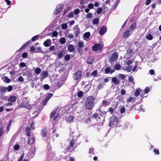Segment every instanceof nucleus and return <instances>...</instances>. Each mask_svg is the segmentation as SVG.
Returning <instances> with one entry per match:
<instances>
[{"label":"nucleus","mask_w":161,"mask_h":161,"mask_svg":"<svg viewBox=\"0 0 161 161\" xmlns=\"http://www.w3.org/2000/svg\"><path fill=\"white\" fill-rule=\"evenodd\" d=\"M133 52V50L130 48H128L127 50V54H130L132 53Z\"/></svg>","instance_id":"obj_56"},{"label":"nucleus","mask_w":161,"mask_h":161,"mask_svg":"<svg viewBox=\"0 0 161 161\" xmlns=\"http://www.w3.org/2000/svg\"><path fill=\"white\" fill-rule=\"evenodd\" d=\"M111 80L112 82L115 85H118L120 83L119 80H118L117 78L115 77H112Z\"/></svg>","instance_id":"obj_11"},{"label":"nucleus","mask_w":161,"mask_h":161,"mask_svg":"<svg viewBox=\"0 0 161 161\" xmlns=\"http://www.w3.org/2000/svg\"><path fill=\"white\" fill-rule=\"evenodd\" d=\"M102 104L104 106H107L109 105V103L107 100H103L102 102Z\"/></svg>","instance_id":"obj_32"},{"label":"nucleus","mask_w":161,"mask_h":161,"mask_svg":"<svg viewBox=\"0 0 161 161\" xmlns=\"http://www.w3.org/2000/svg\"><path fill=\"white\" fill-rule=\"evenodd\" d=\"M70 57L69 54H67L65 56H64V59L66 61H68L70 59Z\"/></svg>","instance_id":"obj_45"},{"label":"nucleus","mask_w":161,"mask_h":161,"mask_svg":"<svg viewBox=\"0 0 161 161\" xmlns=\"http://www.w3.org/2000/svg\"><path fill=\"white\" fill-rule=\"evenodd\" d=\"M119 76L122 80H124L125 78V76L123 74H119Z\"/></svg>","instance_id":"obj_59"},{"label":"nucleus","mask_w":161,"mask_h":161,"mask_svg":"<svg viewBox=\"0 0 161 161\" xmlns=\"http://www.w3.org/2000/svg\"><path fill=\"white\" fill-rule=\"evenodd\" d=\"M38 37L39 35H37L35 36L32 37V38L31 39V40L33 42H35L36 40L38 39Z\"/></svg>","instance_id":"obj_46"},{"label":"nucleus","mask_w":161,"mask_h":161,"mask_svg":"<svg viewBox=\"0 0 161 161\" xmlns=\"http://www.w3.org/2000/svg\"><path fill=\"white\" fill-rule=\"evenodd\" d=\"M92 14L91 13H88L86 15V17L87 19H91L92 16Z\"/></svg>","instance_id":"obj_44"},{"label":"nucleus","mask_w":161,"mask_h":161,"mask_svg":"<svg viewBox=\"0 0 161 161\" xmlns=\"http://www.w3.org/2000/svg\"><path fill=\"white\" fill-rule=\"evenodd\" d=\"M42 77L41 79L42 78L43 79L47 77L48 75V72L47 71H43L42 73Z\"/></svg>","instance_id":"obj_17"},{"label":"nucleus","mask_w":161,"mask_h":161,"mask_svg":"<svg viewBox=\"0 0 161 161\" xmlns=\"http://www.w3.org/2000/svg\"><path fill=\"white\" fill-rule=\"evenodd\" d=\"M6 88L7 89V90L8 92H10L12 90L13 87L12 86L10 85L8 87H6Z\"/></svg>","instance_id":"obj_49"},{"label":"nucleus","mask_w":161,"mask_h":161,"mask_svg":"<svg viewBox=\"0 0 161 161\" xmlns=\"http://www.w3.org/2000/svg\"><path fill=\"white\" fill-rule=\"evenodd\" d=\"M68 26L66 24L64 23L63 24L61 25V28L63 29H65L67 28Z\"/></svg>","instance_id":"obj_51"},{"label":"nucleus","mask_w":161,"mask_h":161,"mask_svg":"<svg viewBox=\"0 0 161 161\" xmlns=\"http://www.w3.org/2000/svg\"><path fill=\"white\" fill-rule=\"evenodd\" d=\"M4 128L3 126L0 127V137L2 136L4 133Z\"/></svg>","instance_id":"obj_38"},{"label":"nucleus","mask_w":161,"mask_h":161,"mask_svg":"<svg viewBox=\"0 0 161 161\" xmlns=\"http://www.w3.org/2000/svg\"><path fill=\"white\" fill-rule=\"evenodd\" d=\"M74 33L75 34V37H78L80 33V29L78 27V25H76L75 27Z\"/></svg>","instance_id":"obj_7"},{"label":"nucleus","mask_w":161,"mask_h":161,"mask_svg":"<svg viewBox=\"0 0 161 161\" xmlns=\"http://www.w3.org/2000/svg\"><path fill=\"white\" fill-rule=\"evenodd\" d=\"M125 110V107H122L120 109V113L121 114L124 113Z\"/></svg>","instance_id":"obj_58"},{"label":"nucleus","mask_w":161,"mask_h":161,"mask_svg":"<svg viewBox=\"0 0 161 161\" xmlns=\"http://www.w3.org/2000/svg\"><path fill=\"white\" fill-rule=\"evenodd\" d=\"M26 135L28 136H30L31 135V129L30 127H27L25 129Z\"/></svg>","instance_id":"obj_18"},{"label":"nucleus","mask_w":161,"mask_h":161,"mask_svg":"<svg viewBox=\"0 0 161 161\" xmlns=\"http://www.w3.org/2000/svg\"><path fill=\"white\" fill-rule=\"evenodd\" d=\"M47 134V129L46 128L43 129L41 130V135L43 137L46 136Z\"/></svg>","instance_id":"obj_14"},{"label":"nucleus","mask_w":161,"mask_h":161,"mask_svg":"<svg viewBox=\"0 0 161 161\" xmlns=\"http://www.w3.org/2000/svg\"><path fill=\"white\" fill-rule=\"evenodd\" d=\"M17 99V97L14 96H10L8 99V101L10 103H14L15 102Z\"/></svg>","instance_id":"obj_10"},{"label":"nucleus","mask_w":161,"mask_h":161,"mask_svg":"<svg viewBox=\"0 0 161 161\" xmlns=\"http://www.w3.org/2000/svg\"><path fill=\"white\" fill-rule=\"evenodd\" d=\"M75 144L74 140L73 139L69 142V145L66 148L67 150L69 151H70L71 149V148H72L73 147Z\"/></svg>","instance_id":"obj_8"},{"label":"nucleus","mask_w":161,"mask_h":161,"mask_svg":"<svg viewBox=\"0 0 161 161\" xmlns=\"http://www.w3.org/2000/svg\"><path fill=\"white\" fill-rule=\"evenodd\" d=\"M105 83H103L102 84L99 83L98 84L97 86V89L98 90H100L103 88V84L105 85Z\"/></svg>","instance_id":"obj_34"},{"label":"nucleus","mask_w":161,"mask_h":161,"mask_svg":"<svg viewBox=\"0 0 161 161\" xmlns=\"http://www.w3.org/2000/svg\"><path fill=\"white\" fill-rule=\"evenodd\" d=\"M101 44L100 43H97L95 44L92 47V50L94 51H97L98 50H100L102 49Z\"/></svg>","instance_id":"obj_6"},{"label":"nucleus","mask_w":161,"mask_h":161,"mask_svg":"<svg viewBox=\"0 0 161 161\" xmlns=\"http://www.w3.org/2000/svg\"><path fill=\"white\" fill-rule=\"evenodd\" d=\"M94 59L88 58L87 60V63L89 64H92L93 63Z\"/></svg>","instance_id":"obj_27"},{"label":"nucleus","mask_w":161,"mask_h":161,"mask_svg":"<svg viewBox=\"0 0 161 161\" xmlns=\"http://www.w3.org/2000/svg\"><path fill=\"white\" fill-rule=\"evenodd\" d=\"M95 100V98L93 96L88 97L85 103V108L88 110L92 109L94 106Z\"/></svg>","instance_id":"obj_1"},{"label":"nucleus","mask_w":161,"mask_h":161,"mask_svg":"<svg viewBox=\"0 0 161 161\" xmlns=\"http://www.w3.org/2000/svg\"><path fill=\"white\" fill-rule=\"evenodd\" d=\"M97 74V70H95L91 73L92 76H96Z\"/></svg>","instance_id":"obj_42"},{"label":"nucleus","mask_w":161,"mask_h":161,"mask_svg":"<svg viewBox=\"0 0 161 161\" xmlns=\"http://www.w3.org/2000/svg\"><path fill=\"white\" fill-rule=\"evenodd\" d=\"M53 96V94L52 93H49L46 97V98L48 100H49L50 98Z\"/></svg>","instance_id":"obj_57"},{"label":"nucleus","mask_w":161,"mask_h":161,"mask_svg":"<svg viewBox=\"0 0 161 161\" xmlns=\"http://www.w3.org/2000/svg\"><path fill=\"white\" fill-rule=\"evenodd\" d=\"M50 86L48 84H45L43 85V88L45 90H48L49 89Z\"/></svg>","instance_id":"obj_53"},{"label":"nucleus","mask_w":161,"mask_h":161,"mask_svg":"<svg viewBox=\"0 0 161 161\" xmlns=\"http://www.w3.org/2000/svg\"><path fill=\"white\" fill-rule=\"evenodd\" d=\"M12 121H13L12 119H11L9 122L8 124L7 125L6 129V130H7V132H8L9 130L10 126L12 123Z\"/></svg>","instance_id":"obj_24"},{"label":"nucleus","mask_w":161,"mask_h":161,"mask_svg":"<svg viewBox=\"0 0 161 161\" xmlns=\"http://www.w3.org/2000/svg\"><path fill=\"white\" fill-rule=\"evenodd\" d=\"M63 85V82L61 80H60L57 83L56 87L58 88H59Z\"/></svg>","instance_id":"obj_20"},{"label":"nucleus","mask_w":161,"mask_h":161,"mask_svg":"<svg viewBox=\"0 0 161 161\" xmlns=\"http://www.w3.org/2000/svg\"><path fill=\"white\" fill-rule=\"evenodd\" d=\"M136 25V22H134L129 27V30L130 31H132L135 29Z\"/></svg>","instance_id":"obj_21"},{"label":"nucleus","mask_w":161,"mask_h":161,"mask_svg":"<svg viewBox=\"0 0 161 161\" xmlns=\"http://www.w3.org/2000/svg\"><path fill=\"white\" fill-rule=\"evenodd\" d=\"M126 70L128 72H131L132 70L131 66H129L126 67Z\"/></svg>","instance_id":"obj_39"},{"label":"nucleus","mask_w":161,"mask_h":161,"mask_svg":"<svg viewBox=\"0 0 161 161\" xmlns=\"http://www.w3.org/2000/svg\"><path fill=\"white\" fill-rule=\"evenodd\" d=\"M92 22L94 25L97 24L99 22V19L98 18H96L93 19Z\"/></svg>","instance_id":"obj_26"},{"label":"nucleus","mask_w":161,"mask_h":161,"mask_svg":"<svg viewBox=\"0 0 161 161\" xmlns=\"http://www.w3.org/2000/svg\"><path fill=\"white\" fill-rule=\"evenodd\" d=\"M114 68L116 70H119L121 69V65L119 64H116L114 65Z\"/></svg>","instance_id":"obj_25"},{"label":"nucleus","mask_w":161,"mask_h":161,"mask_svg":"<svg viewBox=\"0 0 161 161\" xmlns=\"http://www.w3.org/2000/svg\"><path fill=\"white\" fill-rule=\"evenodd\" d=\"M102 11V8L101 7H100L99 8L97 11V13L98 14H100Z\"/></svg>","instance_id":"obj_55"},{"label":"nucleus","mask_w":161,"mask_h":161,"mask_svg":"<svg viewBox=\"0 0 161 161\" xmlns=\"http://www.w3.org/2000/svg\"><path fill=\"white\" fill-rule=\"evenodd\" d=\"M141 92V90L140 89H137L135 92V96L136 97L139 96Z\"/></svg>","instance_id":"obj_19"},{"label":"nucleus","mask_w":161,"mask_h":161,"mask_svg":"<svg viewBox=\"0 0 161 161\" xmlns=\"http://www.w3.org/2000/svg\"><path fill=\"white\" fill-rule=\"evenodd\" d=\"M18 80L19 82H22L24 81V79L22 76H20L19 77Z\"/></svg>","instance_id":"obj_60"},{"label":"nucleus","mask_w":161,"mask_h":161,"mask_svg":"<svg viewBox=\"0 0 161 161\" xmlns=\"http://www.w3.org/2000/svg\"><path fill=\"white\" fill-rule=\"evenodd\" d=\"M107 28L105 26H102L99 31V33L101 35H103L107 31Z\"/></svg>","instance_id":"obj_9"},{"label":"nucleus","mask_w":161,"mask_h":161,"mask_svg":"<svg viewBox=\"0 0 161 161\" xmlns=\"http://www.w3.org/2000/svg\"><path fill=\"white\" fill-rule=\"evenodd\" d=\"M34 140L35 138L34 137H30L28 139V143L29 145H31L33 143Z\"/></svg>","instance_id":"obj_15"},{"label":"nucleus","mask_w":161,"mask_h":161,"mask_svg":"<svg viewBox=\"0 0 161 161\" xmlns=\"http://www.w3.org/2000/svg\"><path fill=\"white\" fill-rule=\"evenodd\" d=\"M123 36L125 37H127L130 35V32L128 30L125 31L123 34Z\"/></svg>","instance_id":"obj_29"},{"label":"nucleus","mask_w":161,"mask_h":161,"mask_svg":"<svg viewBox=\"0 0 161 161\" xmlns=\"http://www.w3.org/2000/svg\"><path fill=\"white\" fill-rule=\"evenodd\" d=\"M43 51H42L41 48L40 47H38L36 48V51H35L36 53H37L38 52L39 53H42Z\"/></svg>","instance_id":"obj_43"},{"label":"nucleus","mask_w":161,"mask_h":161,"mask_svg":"<svg viewBox=\"0 0 161 161\" xmlns=\"http://www.w3.org/2000/svg\"><path fill=\"white\" fill-rule=\"evenodd\" d=\"M26 47L25 45H23L19 49L17 50V52H19L22 51Z\"/></svg>","instance_id":"obj_52"},{"label":"nucleus","mask_w":161,"mask_h":161,"mask_svg":"<svg viewBox=\"0 0 161 161\" xmlns=\"http://www.w3.org/2000/svg\"><path fill=\"white\" fill-rule=\"evenodd\" d=\"M134 61V60H129L127 62L126 64L128 65H130L132 64Z\"/></svg>","instance_id":"obj_54"},{"label":"nucleus","mask_w":161,"mask_h":161,"mask_svg":"<svg viewBox=\"0 0 161 161\" xmlns=\"http://www.w3.org/2000/svg\"><path fill=\"white\" fill-rule=\"evenodd\" d=\"M35 72L36 74H39L41 72V69L40 68H36L35 70Z\"/></svg>","instance_id":"obj_47"},{"label":"nucleus","mask_w":161,"mask_h":161,"mask_svg":"<svg viewBox=\"0 0 161 161\" xmlns=\"http://www.w3.org/2000/svg\"><path fill=\"white\" fill-rule=\"evenodd\" d=\"M118 58V55L116 52H114L112 54L109 59V62L111 63L116 60Z\"/></svg>","instance_id":"obj_4"},{"label":"nucleus","mask_w":161,"mask_h":161,"mask_svg":"<svg viewBox=\"0 0 161 161\" xmlns=\"http://www.w3.org/2000/svg\"><path fill=\"white\" fill-rule=\"evenodd\" d=\"M5 81L7 83H9L10 82V80L7 76H6L5 79Z\"/></svg>","instance_id":"obj_63"},{"label":"nucleus","mask_w":161,"mask_h":161,"mask_svg":"<svg viewBox=\"0 0 161 161\" xmlns=\"http://www.w3.org/2000/svg\"><path fill=\"white\" fill-rule=\"evenodd\" d=\"M7 89L6 87L0 86V92L1 93H5L6 92Z\"/></svg>","instance_id":"obj_23"},{"label":"nucleus","mask_w":161,"mask_h":161,"mask_svg":"<svg viewBox=\"0 0 161 161\" xmlns=\"http://www.w3.org/2000/svg\"><path fill=\"white\" fill-rule=\"evenodd\" d=\"M57 109H55L53 110V112H52V113L51 114L50 117V118H53L55 115V114L57 112Z\"/></svg>","instance_id":"obj_28"},{"label":"nucleus","mask_w":161,"mask_h":161,"mask_svg":"<svg viewBox=\"0 0 161 161\" xmlns=\"http://www.w3.org/2000/svg\"><path fill=\"white\" fill-rule=\"evenodd\" d=\"M74 119V118L73 116H70L66 120L68 122L70 123L73 121Z\"/></svg>","instance_id":"obj_16"},{"label":"nucleus","mask_w":161,"mask_h":161,"mask_svg":"<svg viewBox=\"0 0 161 161\" xmlns=\"http://www.w3.org/2000/svg\"><path fill=\"white\" fill-rule=\"evenodd\" d=\"M77 95L79 97H80L83 96V93L82 91H80L78 92Z\"/></svg>","instance_id":"obj_48"},{"label":"nucleus","mask_w":161,"mask_h":161,"mask_svg":"<svg viewBox=\"0 0 161 161\" xmlns=\"http://www.w3.org/2000/svg\"><path fill=\"white\" fill-rule=\"evenodd\" d=\"M153 151L156 154L158 155L159 154V150L156 148L154 149Z\"/></svg>","instance_id":"obj_61"},{"label":"nucleus","mask_w":161,"mask_h":161,"mask_svg":"<svg viewBox=\"0 0 161 161\" xmlns=\"http://www.w3.org/2000/svg\"><path fill=\"white\" fill-rule=\"evenodd\" d=\"M51 40L50 39H47L43 43L44 45L46 47H49L51 44Z\"/></svg>","instance_id":"obj_12"},{"label":"nucleus","mask_w":161,"mask_h":161,"mask_svg":"<svg viewBox=\"0 0 161 161\" xmlns=\"http://www.w3.org/2000/svg\"><path fill=\"white\" fill-rule=\"evenodd\" d=\"M146 38L147 39L149 40H151L153 39V37L152 35L149 33L148 34Z\"/></svg>","instance_id":"obj_30"},{"label":"nucleus","mask_w":161,"mask_h":161,"mask_svg":"<svg viewBox=\"0 0 161 161\" xmlns=\"http://www.w3.org/2000/svg\"><path fill=\"white\" fill-rule=\"evenodd\" d=\"M82 72L81 70H79L73 75L74 80H77L79 79L81 77Z\"/></svg>","instance_id":"obj_5"},{"label":"nucleus","mask_w":161,"mask_h":161,"mask_svg":"<svg viewBox=\"0 0 161 161\" xmlns=\"http://www.w3.org/2000/svg\"><path fill=\"white\" fill-rule=\"evenodd\" d=\"M64 51H62L59 52L58 55V58L60 59L63 57L64 55Z\"/></svg>","instance_id":"obj_22"},{"label":"nucleus","mask_w":161,"mask_h":161,"mask_svg":"<svg viewBox=\"0 0 161 161\" xmlns=\"http://www.w3.org/2000/svg\"><path fill=\"white\" fill-rule=\"evenodd\" d=\"M71 9L70 7H68L67 9H64L63 11V15L64 16Z\"/></svg>","instance_id":"obj_37"},{"label":"nucleus","mask_w":161,"mask_h":161,"mask_svg":"<svg viewBox=\"0 0 161 161\" xmlns=\"http://www.w3.org/2000/svg\"><path fill=\"white\" fill-rule=\"evenodd\" d=\"M66 42V40L64 37H62L60 39V42L62 44H64Z\"/></svg>","instance_id":"obj_36"},{"label":"nucleus","mask_w":161,"mask_h":161,"mask_svg":"<svg viewBox=\"0 0 161 161\" xmlns=\"http://www.w3.org/2000/svg\"><path fill=\"white\" fill-rule=\"evenodd\" d=\"M64 5L63 4H59L58 6L56 7V9L54 11V14L55 15L58 14L61 12L64 8Z\"/></svg>","instance_id":"obj_3"},{"label":"nucleus","mask_w":161,"mask_h":161,"mask_svg":"<svg viewBox=\"0 0 161 161\" xmlns=\"http://www.w3.org/2000/svg\"><path fill=\"white\" fill-rule=\"evenodd\" d=\"M114 111V109L112 107H111L109 108L108 111L111 114H112Z\"/></svg>","instance_id":"obj_62"},{"label":"nucleus","mask_w":161,"mask_h":161,"mask_svg":"<svg viewBox=\"0 0 161 161\" xmlns=\"http://www.w3.org/2000/svg\"><path fill=\"white\" fill-rule=\"evenodd\" d=\"M128 80L130 82H132L133 84H134V79L132 76H129Z\"/></svg>","instance_id":"obj_50"},{"label":"nucleus","mask_w":161,"mask_h":161,"mask_svg":"<svg viewBox=\"0 0 161 161\" xmlns=\"http://www.w3.org/2000/svg\"><path fill=\"white\" fill-rule=\"evenodd\" d=\"M111 68L110 67H107L105 69V71L106 74H109L110 73V69Z\"/></svg>","instance_id":"obj_33"},{"label":"nucleus","mask_w":161,"mask_h":161,"mask_svg":"<svg viewBox=\"0 0 161 161\" xmlns=\"http://www.w3.org/2000/svg\"><path fill=\"white\" fill-rule=\"evenodd\" d=\"M24 107L27 108L28 110L31 109L32 107L30 104H29L28 103H26L25 104Z\"/></svg>","instance_id":"obj_35"},{"label":"nucleus","mask_w":161,"mask_h":161,"mask_svg":"<svg viewBox=\"0 0 161 161\" xmlns=\"http://www.w3.org/2000/svg\"><path fill=\"white\" fill-rule=\"evenodd\" d=\"M75 50L74 46L72 44H69L68 46V50L69 52H72Z\"/></svg>","instance_id":"obj_13"},{"label":"nucleus","mask_w":161,"mask_h":161,"mask_svg":"<svg viewBox=\"0 0 161 161\" xmlns=\"http://www.w3.org/2000/svg\"><path fill=\"white\" fill-rule=\"evenodd\" d=\"M83 36L86 38H88L90 36V34L89 32H86L84 34Z\"/></svg>","instance_id":"obj_41"},{"label":"nucleus","mask_w":161,"mask_h":161,"mask_svg":"<svg viewBox=\"0 0 161 161\" xmlns=\"http://www.w3.org/2000/svg\"><path fill=\"white\" fill-rule=\"evenodd\" d=\"M144 92L145 93H147L149 92V89L148 87H146L144 89Z\"/></svg>","instance_id":"obj_64"},{"label":"nucleus","mask_w":161,"mask_h":161,"mask_svg":"<svg viewBox=\"0 0 161 161\" xmlns=\"http://www.w3.org/2000/svg\"><path fill=\"white\" fill-rule=\"evenodd\" d=\"M20 148L19 145V144H16L14 147V149L15 151L18 150Z\"/></svg>","instance_id":"obj_40"},{"label":"nucleus","mask_w":161,"mask_h":161,"mask_svg":"<svg viewBox=\"0 0 161 161\" xmlns=\"http://www.w3.org/2000/svg\"><path fill=\"white\" fill-rule=\"evenodd\" d=\"M84 46V43L82 41H79L78 43V46L79 47H82Z\"/></svg>","instance_id":"obj_31"},{"label":"nucleus","mask_w":161,"mask_h":161,"mask_svg":"<svg viewBox=\"0 0 161 161\" xmlns=\"http://www.w3.org/2000/svg\"><path fill=\"white\" fill-rule=\"evenodd\" d=\"M118 120L116 116L111 117L109 119V127H111L114 125L115 123H116V124L118 123Z\"/></svg>","instance_id":"obj_2"}]
</instances>
